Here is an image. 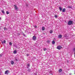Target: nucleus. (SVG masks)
Masks as SVG:
<instances>
[{
	"mask_svg": "<svg viewBox=\"0 0 75 75\" xmlns=\"http://www.w3.org/2000/svg\"><path fill=\"white\" fill-rule=\"evenodd\" d=\"M73 24V21H69L68 22V25H70L72 24Z\"/></svg>",
	"mask_w": 75,
	"mask_h": 75,
	"instance_id": "1",
	"label": "nucleus"
},
{
	"mask_svg": "<svg viewBox=\"0 0 75 75\" xmlns=\"http://www.w3.org/2000/svg\"><path fill=\"white\" fill-rule=\"evenodd\" d=\"M9 71L8 70H6L5 72V74H6L7 75H8V74H9Z\"/></svg>",
	"mask_w": 75,
	"mask_h": 75,
	"instance_id": "2",
	"label": "nucleus"
},
{
	"mask_svg": "<svg viewBox=\"0 0 75 75\" xmlns=\"http://www.w3.org/2000/svg\"><path fill=\"white\" fill-rule=\"evenodd\" d=\"M33 41H35V40H36V39H37V37L35 36H34L33 37Z\"/></svg>",
	"mask_w": 75,
	"mask_h": 75,
	"instance_id": "3",
	"label": "nucleus"
},
{
	"mask_svg": "<svg viewBox=\"0 0 75 75\" xmlns=\"http://www.w3.org/2000/svg\"><path fill=\"white\" fill-rule=\"evenodd\" d=\"M62 48V47L61 46H57V49H58V50H60L61 48Z\"/></svg>",
	"mask_w": 75,
	"mask_h": 75,
	"instance_id": "4",
	"label": "nucleus"
},
{
	"mask_svg": "<svg viewBox=\"0 0 75 75\" xmlns=\"http://www.w3.org/2000/svg\"><path fill=\"white\" fill-rule=\"evenodd\" d=\"M14 6L15 7V9L16 10H17V9H18V8L17 7V5H14Z\"/></svg>",
	"mask_w": 75,
	"mask_h": 75,
	"instance_id": "5",
	"label": "nucleus"
},
{
	"mask_svg": "<svg viewBox=\"0 0 75 75\" xmlns=\"http://www.w3.org/2000/svg\"><path fill=\"white\" fill-rule=\"evenodd\" d=\"M62 37V35H58V38H61Z\"/></svg>",
	"mask_w": 75,
	"mask_h": 75,
	"instance_id": "6",
	"label": "nucleus"
},
{
	"mask_svg": "<svg viewBox=\"0 0 75 75\" xmlns=\"http://www.w3.org/2000/svg\"><path fill=\"white\" fill-rule=\"evenodd\" d=\"M1 42L2 43V44H3L4 43V44H6V40H4V42H3V41H1Z\"/></svg>",
	"mask_w": 75,
	"mask_h": 75,
	"instance_id": "7",
	"label": "nucleus"
},
{
	"mask_svg": "<svg viewBox=\"0 0 75 75\" xmlns=\"http://www.w3.org/2000/svg\"><path fill=\"white\" fill-rule=\"evenodd\" d=\"M59 9L60 11H62V7H59Z\"/></svg>",
	"mask_w": 75,
	"mask_h": 75,
	"instance_id": "8",
	"label": "nucleus"
},
{
	"mask_svg": "<svg viewBox=\"0 0 75 75\" xmlns=\"http://www.w3.org/2000/svg\"><path fill=\"white\" fill-rule=\"evenodd\" d=\"M42 30H43V31H44V30H45V27H43L42 28Z\"/></svg>",
	"mask_w": 75,
	"mask_h": 75,
	"instance_id": "9",
	"label": "nucleus"
},
{
	"mask_svg": "<svg viewBox=\"0 0 75 75\" xmlns=\"http://www.w3.org/2000/svg\"><path fill=\"white\" fill-rule=\"evenodd\" d=\"M14 61H12L11 62V64L12 65H13L14 64Z\"/></svg>",
	"mask_w": 75,
	"mask_h": 75,
	"instance_id": "10",
	"label": "nucleus"
},
{
	"mask_svg": "<svg viewBox=\"0 0 75 75\" xmlns=\"http://www.w3.org/2000/svg\"><path fill=\"white\" fill-rule=\"evenodd\" d=\"M65 8H64L62 10V12H65Z\"/></svg>",
	"mask_w": 75,
	"mask_h": 75,
	"instance_id": "11",
	"label": "nucleus"
},
{
	"mask_svg": "<svg viewBox=\"0 0 75 75\" xmlns=\"http://www.w3.org/2000/svg\"><path fill=\"white\" fill-rule=\"evenodd\" d=\"M55 41L53 40L52 41V44H55Z\"/></svg>",
	"mask_w": 75,
	"mask_h": 75,
	"instance_id": "12",
	"label": "nucleus"
},
{
	"mask_svg": "<svg viewBox=\"0 0 75 75\" xmlns=\"http://www.w3.org/2000/svg\"><path fill=\"white\" fill-rule=\"evenodd\" d=\"M30 67V64H27V68H28Z\"/></svg>",
	"mask_w": 75,
	"mask_h": 75,
	"instance_id": "13",
	"label": "nucleus"
},
{
	"mask_svg": "<svg viewBox=\"0 0 75 75\" xmlns=\"http://www.w3.org/2000/svg\"><path fill=\"white\" fill-rule=\"evenodd\" d=\"M68 8H72V6H67Z\"/></svg>",
	"mask_w": 75,
	"mask_h": 75,
	"instance_id": "14",
	"label": "nucleus"
},
{
	"mask_svg": "<svg viewBox=\"0 0 75 75\" xmlns=\"http://www.w3.org/2000/svg\"><path fill=\"white\" fill-rule=\"evenodd\" d=\"M59 72H61L62 71V69H60L59 70Z\"/></svg>",
	"mask_w": 75,
	"mask_h": 75,
	"instance_id": "15",
	"label": "nucleus"
},
{
	"mask_svg": "<svg viewBox=\"0 0 75 75\" xmlns=\"http://www.w3.org/2000/svg\"><path fill=\"white\" fill-rule=\"evenodd\" d=\"M50 74H52L53 73L52 71H50Z\"/></svg>",
	"mask_w": 75,
	"mask_h": 75,
	"instance_id": "16",
	"label": "nucleus"
},
{
	"mask_svg": "<svg viewBox=\"0 0 75 75\" xmlns=\"http://www.w3.org/2000/svg\"><path fill=\"white\" fill-rule=\"evenodd\" d=\"M52 30H50V34H52Z\"/></svg>",
	"mask_w": 75,
	"mask_h": 75,
	"instance_id": "17",
	"label": "nucleus"
},
{
	"mask_svg": "<svg viewBox=\"0 0 75 75\" xmlns=\"http://www.w3.org/2000/svg\"><path fill=\"white\" fill-rule=\"evenodd\" d=\"M13 53L14 54H16V53H17V51H16V50H14L13 51Z\"/></svg>",
	"mask_w": 75,
	"mask_h": 75,
	"instance_id": "18",
	"label": "nucleus"
},
{
	"mask_svg": "<svg viewBox=\"0 0 75 75\" xmlns=\"http://www.w3.org/2000/svg\"><path fill=\"white\" fill-rule=\"evenodd\" d=\"M43 50L44 51H47V49L46 48H43Z\"/></svg>",
	"mask_w": 75,
	"mask_h": 75,
	"instance_id": "19",
	"label": "nucleus"
},
{
	"mask_svg": "<svg viewBox=\"0 0 75 75\" xmlns=\"http://www.w3.org/2000/svg\"><path fill=\"white\" fill-rule=\"evenodd\" d=\"M9 44L10 45H12V43L11 42H10L9 43Z\"/></svg>",
	"mask_w": 75,
	"mask_h": 75,
	"instance_id": "20",
	"label": "nucleus"
},
{
	"mask_svg": "<svg viewBox=\"0 0 75 75\" xmlns=\"http://www.w3.org/2000/svg\"><path fill=\"white\" fill-rule=\"evenodd\" d=\"M1 12L3 14H4V11L1 10Z\"/></svg>",
	"mask_w": 75,
	"mask_h": 75,
	"instance_id": "21",
	"label": "nucleus"
},
{
	"mask_svg": "<svg viewBox=\"0 0 75 75\" xmlns=\"http://www.w3.org/2000/svg\"><path fill=\"white\" fill-rule=\"evenodd\" d=\"M6 13L7 14H9V12H8V11H7L6 12Z\"/></svg>",
	"mask_w": 75,
	"mask_h": 75,
	"instance_id": "22",
	"label": "nucleus"
},
{
	"mask_svg": "<svg viewBox=\"0 0 75 75\" xmlns=\"http://www.w3.org/2000/svg\"><path fill=\"white\" fill-rule=\"evenodd\" d=\"M54 17L55 18H57V17L58 16L57 15H55L54 16Z\"/></svg>",
	"mask_w": 75,
	"mask_h": 75,
	"instance_id": "23",
	"label": "nucleus"
},
{
	"mask_svg": "<svg viewBox=\"0 0 75 75\" xmlns=\"http://www.w3.org/2000/svg\"><path fill=\"white\" fill-rule=\"evenodd\" d=\"M50 40H48L47 41V43H50Z\"/></svg>",
	"mask_w": 75,
	"mask_h": 75,
	"instance_id": "24",
	"label": "nucleus"
},
{
	"mask_svg": "<svg viewBox=\"0 0 75 75\" xmlns=\"http://www.w3.org/2000/svg\"><path fill=\"white\" fill-rule=\"evenodd\" d=\"M64 37L66 38L67 37V35H66L64 36Z\"/></svg>",
	"mask_w": 75,
	"mask_h": 75,
	"instance_id": "25",
	"label": "nucleus"
},
{
	"mask_svg": "<svg viewBox=\"0 0 75 75\" xmlns=\"http://www.w3.org/2000/svg\"><path fill=\"white\" fill-rule=\"evenodd\" d=\"M15 60L16 61H18V60H17V59H15Z\"/></svg>",
	"mask_w": 75,
	"mask_h": 75,
	"instance_id": "26",
	"label": "nucleus"
},
{
	"mask_svg": "<svg viewBox=\"0 0 75 75\" xmlns=\"http://www.w3.org/2000/svg\"><path fill=\"white\" fill-rule=\"evenodd\" d=\"M34 27H35V28H37V26H36V25H35L34 26Z\"/></svg>",
	"mask_w": 75,
	"mask_h": 75,
	"instance_id": "27",
	"label": "nucleus"
},
{
	"mask_svg": "<svg viewBox=\"0 0 75 75\" xmlns=\"http://www.w3.org/2000/svg\"><path fill=\"white\" fill-rule=\"evenodd\" d=\"M23 36H24L25 37V35L24 34H23Z\"/></svg>",
	"mask_w": 75,
	"mask_h": 75,
	"instance_id": "28",
	"label": "nucleus"
},
{
	"mask_svg": "<svg viewBox=\"0 0 75 75\" xmlns=\"http://www.w3.org/2000/svg\"><path fill=\"white\" fill-rule=\"evenodd\" d=\"M28 72H30V69H28Z\"/></svg>",
	"mask_w": 75,
	"mask_h": 75,
	"instance_id": "29",
	"label": "nucleus"
},
{
	"mask_svg": "<svg viewBox=\"0 0 75 75\" xmlns=\"http://www.w3.org/2000/svg\"><path fill=\"white\" fill-rule=\"evenodd\" d=\"M4 30H6V28L4 27Z\"/></svg>",
	"mask_w": 75,
	"mask_h": 75,
	"instance_id": "30",
	"label": "nucleus"
},
{
	"mask_svg": "<svg viewBox=\"0 0 75 75\" xmlns=\"http://www.w3.org/2000/svg\"><path fill=\"white\" fill-rule=\"evenodd\" d=\"M73 51H75V48H73Z\"/></svg>",
	"mask_w": 75,
	"mask_h": 75,
	"instance_id": "31",
	"label": "nucleus"
},
{
	"mask_svg": "<svg viewBox=\"0 0 75 75\" xmlns=\"http://www.w3.org/2000/svg\"><path fill=\"white\" fill-rule=\"evenodd\" d=\"M0 57H2V55L0 54Z\"/></svg>",
	"mask_w": 75,
	"mask_h": 75,
	"instance_id": "32",
	"label": "nucleus"
},
{
	"mask_svg": "<svg viewBox=\"0 0 75 75\" xmlns=\"http://www.w3.org/2000/svg\"><path fill=\"white\" fill-rule=\"evenodd\" d=\"M29 54H27V57H28V56H29Z\"/></svg>",
	"mask_w": 75,
	"mask_h": 75,
	"instance_id": "33",
	"label": "nucleus"
},
{
	"mask_svg": "<svg viewBox=\"0 0 75 75\" xmlns=\"http://www.w3.org/2000/svg\"><path fill=\"white\" fill-rule=\"evenodd\" d=\"M67 62H68H68H69V61H67Z\"/></svg>",
	"mask_w": 75,
	"mask_h": 75,
	"instance_id": "34",
	"label": "nucleus"
},
{
	"mask_svg": "<svg viewBox=\"0 0 75 75\" xmlns=\"http://www.w3.org/2000/svg\"><path fill=\"white\" fill-rule=\"evenodd\" d=\"M74 57L75 58V53H74Z\"/></svg>",
	"mask_w": 75,
	"mask_h": 75,
	"instance_id": "35",
	"label": "nucleus"
},
{
	"mask_svg": "<svg viewBox=\"0 0 75 75\" xmlns=\"http://www.w3.org/2000/svg\"><path fill=\"white\" fill-rule=\"evenodd\" d=\"M1 20V17H0V21Z\"/></svg>",
	"mask_w": 75,
	"mask_h": 75,
	"instance_id": "36",
	"label": "nucleus"
},
{
	"mask_svg": "<svg viewBox=\"0 0 75 75\" xmlns=\"http://www.w3.org/2000/svg\"><path fill=\"white\" fill-rule=\"evenodd\" d=\"M69 75H71V74H70Z\"/></svg>",
	"mask_w": 75,
	"mask_h": 75,
	"instance_id": "37",
	"label": "nucleus"
}]
</instances>
